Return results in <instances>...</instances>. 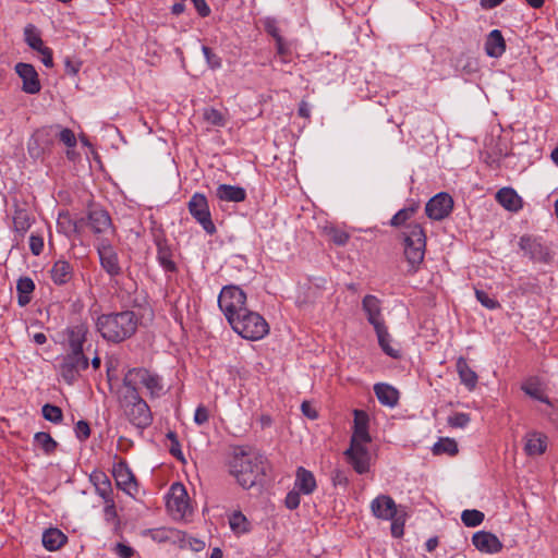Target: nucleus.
<instances>
[{"label":"nucleus","instance_id":"f257e3e1","mask_svg":"<svg viewBox=\"0 0 558 558\" xmlns=\"http://www.w3.org/2000/svg\"><path fill=\"white\" fill-rule=\"evenodd\" d=\"M264 460L258 452L236 447L229 461L230 473L241 487L250 489L264 475Z\"/></svg>","mask_w":558,"mask_h":558},{"label":"nucleus","instance_id":"f03ea898","mask_svg":"<svg viewBox=\"0 0 558 558\" xmlns=\"http://www.w3.org/2000/svg\"><path fill=\"white\" fill-rule=\"evenodd\" d=\"M138 316L133 311L101 314L97 317L96 328L108 342L120 343L130 339L137 330Z\"/></svg>","mask_w":558,"mask_h":558},{"label":"nucleus","instance_id":"7ed1b4c3","mask_svg":"<svg viewBox=\"0 0 558 558\" xmlns=\"http://www.w3.org/2000/svg\"><path fill=\"white\" fill-rule=\"evenodd\" d=\"M118 401L128 421L137 429H146L153 422V413L138 390L123 387L118 391Z\"/></svg>","mask_w":558,"mask_h":558},{"label":"nucleus","instance_id":"20e7f679","mask_svg":"<svg viewBox=\"0 0 558 558\" xmlns=\"http://www.w3.org/2000/svg\"><path fill=\"white\" fill-rule=\"evenodd\" d=\"M143 386L150 399H158L166 393L163 378L145 367H134L129 369L122 380V387L132 391L138 390Z\"/></svg>","mask_w":558,"mask_h":558},{"label":"nucleus","instance_id":"39448f33","mask_svg":"<svg viewBox=\"0 0 558 558\" xmlns=\"http://www.w3.org/2000/svg\"><path fill=\"white\" fill-rule=\"evenodd\" d=\"M229 325L240 337L250 341H258L269 333V325L257 312L246 308L238 317L230 319Z\"/></svg>","mask_w":558,"mask_h":558},{"label":"nucleus","instance_id":"423d86ee","mask_svg":"<svg viewBox=\"0 0 558 558\" xmlns=\"http://www.w3.org/2000/svg\"><path fill=\"white\" fill-rule=\"evenodd\" d=\"M426 235L418 223H411L404 231V256L410 271H416L425 256Z\"/></svg>","mask_w":558,"mask_h":558},{"label":"nucleus","instance_id":"0eeeda50","mask_svg":"<svg viewBox=\"0 0 558 558\" xmlns=\"http://www.w3.org/2000/svg\"><path fill=\"white\" fill-rule=\"evenodd\" d=\"M246 293L238 286H225L218 296V306L228 323L243 313L246 307Z\"/></svg>","mask_w":558,"mask_h":558},{"label":"nucleus","instance_id":"6e6552de","mask_svg":"<svg viewBox=\"0 0 558 558\" xmlns=\"http://www.w3.org/2000/svg\"><path fill=\"white\" fill-rule=\"evenodd\" d=\"M58 361V372L62 379L69 385L75 383L81 372L85 371L89 365L88 357L84 352L69 351L60 356Z\"/></svg>","mask_w":558,"mask_h":558},{"label":"nucleus","instance_id":"1a4fd4ad","mask_svg":"<svg viewBox=\"0 0 558 558\" xmlns=\"http://www.w3.org/2000/svg\"><path fill=\"white\" fill-rule=\"evenodd\" d=\"M187 209L190 215L203 228L207 234H215L217 228L211 219V214L207 197L203 193H194L189 203Z\"/></svg>","mask_w":558,"mask_h":558},{"label":"nucleus","instance_id":"9d476101","mask_svg":"<svg viewBox=\"0 0 558 558\" xmlns=\"http://www.w3.org/2000/svg\"><path fill=\"white\" fill-rule=\"evenodd\" d=\"M518 245L523 256L533 263L549 264L553 258L549 247L541 236L524 234L519 239Z\"/></svg>","mask_w":558,"mask_h":558},{"label":"nucleus","instance_id":"9b49d317","mask_svg":"<svg viewBox=\"0 0 558 558\" xmlns=\"http://www.w3.org/2000/svg\"><path fill=\"white\" fill-rule=\"evenodd\" d=\"M86 226L93 234L99 239H107L106 235L113 234L116 229L109 213L99 206H92L86 211Z\"/></svg>","mask_w":558,"mask_h":558},{"label":"nucleus","instance_id":"f8f14e48","mask_svg":"<svg viewBox=\"0 0 558 558\" xmlns=\"http://www.w3.org/2000/svg\"><path fill=\"white\" fill-rule=\"evenodd\" d=\"M101 268L111 278L122 274L119 255L109 239H99L95 244Z\"/></svg>","mask_w":558,"mask_h":558},{"label":"nucleus","instance_id":"ddd939ff","mask_svg":"<svg viewBox=\"0 0 558 558\" xmlns=\"http://www.w3.org/2000/svg\"><path fill=\"white\" fill-rule=\"evenodd\" d=\"M167 508L174 518H185L192 510L189 504L187 492L183 484L173 483L167 495Z\"/></svg>","mask_w":558,"mask_h":558},{"label":"nucleus","instance_id":"4468645a","mask_svg":"<svg viewBox=\"0 0 558 558\" xmlns=\"http://www.w3.org/2000/svg\"><path fill=\"white\" fill-rule=\"evenodd\" d=\"M452 208V197L446 192H440L426 203L425 211L428 218L433 220H442L450 215Z\"/></svg>","mask_w":558,"mask_h":558},{"label":"nucleus","instance_id":"2eb2a0df","mask_svg":"<svg viewBox=\"0 0 558 558\" xmlns=\"http://www.w3.org/2000/svg\"><path fill=\"white\" fill-rule=\"evenodd\" d=\"M350 464L359 474H364L369 470L371 453L364 444H350L344 451Z\"/></svg>","mask_w":558,"mask_h":558},{"label":"nucleus","instance_id":"dca6fc26","mask_svg":"<svg viewBox=\"0 0 558 558\" xmlns=\"http://www.w3.org/2000/svg\"><path fill=\"white\" fill-rule=\"evenodd\" d=\"M15 72L23 81V92L31 95L40 92L41 85L38 78V73L36 72L34 65L29 63L19 62L15 65Z\"/></svg>","mask_w":558,"mask_h":558},{"label":"nucleus","instance_id":"f3484780","mask_svg":"<svg viewBox=\"0 0 558 558\" xmlns=\"http://www.w3.org/2000/svg\"><path fill=\"white\" fill-rule=\"evenodd\" d=\"M362 310L374 329L386 325L383 316L381 301L376 295L366 294L362 300Z\"/></svg>","mask_w":558,"mask_h":558},{"label":"nucleus","instance_id":"a211bd4d","mask_svg":"<svg viewBox=\"0 0 558 558\" xmlns=\"http://www.w3.org/2000/svg\"><path fill=\"white\" fill-rule=\"evenodd\" d=\"M548 441L547 435L542 432H527L524 436V453L530 458L542 456L548 448Z\"/></svg>","mask_w":558,"mask_h":558},{"label":"nucleus","instance_id":"6ab92c4d","mask_svg":"<svg viewBox=\"0 0 558 558\" xmlns=\"http://www.w3.org/2000/svg\"><path fill=\"white\" fill-rule=\"evenodd\" d=\"M472 544L481 553L497 554L502 549V543L492 532L478 531L472 536Z\"/></svg>","mask_w":558,"mask_h":558},{"label":"nucleus","instance_id":"aec40b11","mask_svg":"<svg viewBox=\"0 0 558 558\" xmlns=\"http://www.w3.org/2000/svg\"><path fill=\"white\" fill-rule=\"evenodd\" d=\"M113 476L117 486L129 496L134 497V495L137 493V483L134 474L125 463H119L114 466Z\"/></svg>","mask_w":558,"mask_h":558},{"label":"nucleus","instance_id":"412c9836","mask_svg":"<svg viewBox=\"0 0 558 558\" xmlns=\"http://www.w3.org/2000/svg\"><path fill=\"white\" fill-rule=\"evenodd\" d=\"M373 514L381 520H392L397 513V505L388 495H379L371 502Z\"/></svg>","mask_w":558,"mask_h":558},{"label":"nucleus","instance_id":"4be33fe9","mask_svg":"<svg viewBox=\"0 0 558 558\" xmlns=\"http://www.w3.org/2000/svg\"><path fill=\"white\" fill-rule=\"evenodd\" d=\"M87 332L88 328L83 323L66 327L64 335L66 337L69 351L84 352Z\"/></svg>","mask_w":558,"mask_h":558},{"label":"nucleus","instance_id":"5701e85b","mask_svg":"<svg viewBox=\"0 0 558 558\" xmlns=\"http://www.w3.org/2000/svg\"><path fill=\"white\" fill-rule=\"evenodd\" d=\"M293 488L301 492L303 495L313 494L317 488L316 478L313 472L304 466H299L295 471Z\"/></svg>","mask_w":558,"mask_h":558},{"label":"nucleus","instance_id":"b1692460","mask_svg":"<svg viewBox=\"0 0 558 558\" xmlns=\"http://www.w3.org/2000/svg\"><path fill=\"white\" fill-rule=\"evenodd\" d=\"M74 275V268L70 262L65 259H58L54 262L50 269V278L57 286H64L69 283Z\"/></svg>","mask_w":558,"mask_h":558},{"label":"nucleus","instance_id":"393cba45","mask_svg":"<svg viewBox=\"0 0 558 558\" xmlns=\"http://www.w3.org/2000/svg\"><path fill=\"white\" fill-rule=\"evenodd\" d=\"M354 430L350 444H364L371 441L367 428V416L359 410L354 411Z\"/></svg>","mask_w":558,"mask_h":558},{"label":"nucleus","instance_id":"a878e982","mask_svg":"<svg viewBox=\"0 0 558 558\" xmlns=\"http://www.w3.org/2000/svg\"><path fill=\"white\" fill-rule=\"evenodd\" d=\"M456 369L461 384L464 385L469 391L474 390L478 381V376L475 371L469 366L466 360L463 356L458 357L456 362Z\"/></svg>","mask_w":558,"mask_h":558},{"label":"nucleus","instance_id":"bb28decb","mask_svg":"<svg viewBox=\"0 0 558 558\" xmlns=\"http://www.w3.org/2000/svg\"><path fill=\"white\" fill-rule=\"evenodd\" d=\"M216 196L222 202L241 203L246 198V191L239 185L219 184Z\"/></svg>","mask_w":558,"mask_h":558},{"label":"nucleus","instance_id":"cd10ccee","mask_svg":"<svg viewBox=\"0 0 558 558\" xmlns=\"http://www.w3.org/2000/svg\"><path fill=\"white\" fill-rule=\"evenodd\" d=\"M506 50V41L499 29H493L486 37L485 52L490 58H500Z\"/></svg>","mask_w":558,"mask_h":558},{"label":"nucleus","instance_id":"c85d7f7f","mask_svg":"<svg viewBox=\"0 0 558 558\" xmlns=\"http://www.w3.org/2000/svg\"><path fill=\"white\" fill-rule=\"evenodd\" d=\"M374 392L380 404L393 408L399 401V391L389 384L378 383L374 385Z\"/></svg>","mask_w":558,"mask_h":558},{"label":"nucleus","instance_id":"c756f323","mask_svg":"<svg viewBox=\"0 0 558 558\" xmlns=\"http://www.w3.org/2000/svg\"><path fill=\"white\" fill-rule=\"evenodd\" d=\"M497 202L507 210L518 211L522 208V198L512 187H502L496 194Z\"/></svg>","mask_w":558,"mask_h":558},{"label":"nucleus","instance_id":"7c9ffc66","mask_svg":"<svg viewBox=\"0 0 558 558\" xmlns=\"http://www.w3.org/2000/svg\"><path fill=\"white\" fill-rule=\"evenodd\" d=\"M157 260L161 268L167 272L177 271V264L172 259V252L167 241L163 239L156 240Z\"/></svg>","mask_w":558,"mask_h":558},{"label":"nucleus","instance_id":"2f4dec72","mask_svg":"<svg viewBox=\"0 0 558 558\" xmlns=\"http://www.w3.org/2000/svg\"><path fill=\"white\" fill-rule=\"evenodd\" d=\"M66 541L68 537L57 527L45 530L41 537L43 546L49 551L58 550Z\"/></svg>","mask_w":558,"mask_h":558},{"label":"nucleus","instance_id":"473e14b6","mask_svg":"<svg viewBox=\"0 0 558 558\" xmlns=\"http://www.w3.org/2000/svg\"><path fill=\"white\" fill-rule=\"evenodd\" d=\"M96 493L102 500L113 497L110 478L101 471H94L89 476Z\"/></svg>","mask_w":558,"mask_h":558},{"label":"nucleus","instance_id":"72a5a7b5","mask_svg":"<svg viewBox=\"0 0 558 558\" xmlns=\"http://www.w3.org/2000/svg\"><path fill=\"white\" fill-rule=\"evenodd\" d=\"M374 330L377 336L378 344H379L380 349L384 351V353L392 359L400 357V351L398 349H395L393 347H391L392 339L388 331L387 326L385 325V326L376 328Z\"/></svg>","mask_w":558,"mask_h":558},{"label":"nucleus","instance_id":"f704fd0d","mask_svg":"<svg viewBox=\"0 0 558 558\" xmlns=\"http://www.w3.org/2000/svg\"><path fill=\"white\" fill-rule=\"evenodd\" d=\"M35 290V283L29 277H21L16 282L17 304L26 306L31 302V295Z\"/></svg>","mask_w":558,"mask_h":558},{"label":"nucleus","instance_id":"c9c22d12","mask_svg":"<svg viewBox=\"0 0 558 558\" xmlns=\"http://www.w3.org/2000/svg\"><path fill=\"white\" fill-rule=\"evenodd\" d=\"M522 391L529 397L538 400L547 405H551L550 399L545 396L542 391L541 384L537 378H529L526 379L522 386Z\"/></svg>","mask_w":558,"mask_h":558},{"label":"nucleus","instance_id":"e433bc0d","mask_svg":"<svg viewBox=\"0 0 558 558\" xmlns=\"http://www.w3.org/2000/svg\"><path fill=\"white\" fill-rule=\"evenodd\" d=\"M229 526L236 536L246 534L251 531V523L241 511H233L229 515Z\"/></svg>","mask_w":558,"mask_h":558},{"label":"nucleus","instance_id":"4c0bfd02","mask_svg":"<svg viewBox=\"0 0 558 558\" xmlns=\"http://www.w3.org/2000/svg\"><path fill=\"white\" fill-rule=\"evenodd\" d=\"M433 453L436 456L439 454H448L454 456L458 452V445L454 439L451 438H440L436 441L432 448Z\"/></svg>","mask_w":558,"mask_h":558},{"label":"nucleus","instance_id":"58836bf2","mask_svg":"<svg viewBox=\"0 0 558 558\" xmlns=\"http://www.w3.org/2000/svg\"><path fill=\"white\" fill-rule=\"evenodd\" d=\"M24 40L35 51H38L45 46L40 37V33L33 24H28L25 26Z\"/></svg>","mask_w":558,"mask_h":558},{"label":"nucleus","instance_id":"ea45409f","mask_svg":"<svg viewBox=\"0 0 558 558\" xmlns=\"http://www.w3.org/2000/svg\"><path fill=\"white\" fill-rule=\"evenodd\" d=\"M57 229L60 233L66 238H71L75 234L74 219L69 213H60L57 219Z\"/></svg>","mask_w":558,"mask_h":558},{"label":"nucleus","instance_id":"a19ab883","mask_svg":"<svg viewBox=\"0 0 558 558\" xmlns=\"http://www.w3.org/2000/svg\"><path fill=\"white\" fill-rule=\"evenodd\" d=\"M485 515L476 509H465L461 513V521L468 527H476L483 523Z\"/></svg>","mask_w":558,"mask_h":558},{"label":"nucleus","instance_id":"79ce46f5","mask_svg":"<svg viewBox=\"0 0 558 558\" xmlns=\"http://www.w3.org/2000/svg\"><path fill=\"white\" fill-rule=\"evenodd\" d=\"M35 444L40 447L46 453L52 452L57 447V441L45 432H38L34 436Z\"/></svg>","mask_w":558,"mask_h":558},{"label":"nucleus","instance_id":"37998d69","mask_svg":"<svg viewBox=\"0 0 558 558\" xmlns=\"http://www.w3.org/2000/svg\"><path fill=\"white\" fill-rule=\"evenodd\" d=\"M41 414L46 421H49L53 424H59L63 420L62 410L53 404L46 403L41 408Z\"/></svg>","mask_w":558,"mask_h":558},{"label":"nucleus","instance_id":"c03bdc74","mask_svg":"<svg viewBox=\"0 0 558 558\" xmlns=\"http://www.w3.org/2000/svg\"><path fill=\"white\" fill-rule=\"evenodd\" d=\"M275 44L276 57H278L282 63L290 62L292 56L290 43L286 38H278Z\"/></svg>","mask_w":558,"mask_h":558},{"label":"nucleus","instance_id":"a18cd8bd","mask_svg":"<svg viewBox=\"0 0 558 558\" xmlns=\"http://www.w3.org/2000/svg\"><path fill=\"white\" fill-rule=\"evenodd\" d=\"M204 120L214 126H225L226 118L221 111L215 108H205L203 112Z\"/></svg>","mask_w":558,"mask_h":558},{"label":"nucleus","instance_id":"49530a36","mask_svg":"<svg viewBox=\"0 0 558 558\" xmlns=\"http://www.w3.org/2000/svg\"><path fill=\"white\" fill-rule=\"evenodd\" d=\"M262 24L265 29V32L272 37V39L276 41L278 38H283L280 28L278 25V21L274 16H266L262 19Z\"/></svg>","mask_w":558,"mask_h":558},{"label":"nucleus","instance_id":"de8ad7c7","mask_svg":"<svg viewBox=\"0 0 558 558\" xmlns=\"http://www.w3.org/2000/svg\"><path fill=\"white\" fill-rule=\"evenodd\" d=\"M202 52L209 69L217 70L221 68V58L218 54H216L209 47L205 45L202 46Z\"/></svg>","mask_w":558,"mask_h":558},{"label":"nucleus","instance_id":"09e8293b","mask_svg":"<svg viewBox=\"0 0 558 558\" xmlns=\"http://www.w3.org/2000/svg\"><path fill=\"white\" fill-rule=\"evenodd\" d=\"M475 296L481 305L488 310H497L500 307V303L495 298L489 296L488 293L483 290L476 289Z\"/></svg>","mask_w":558,"mask_h":558},{"label":"nucleus","instance_id":"8fccbe9b","mask_svg":"<svg viewBox=\"0 0 558 558\" xmlns=\"http://www.w3.org/2000/svg\"><path fill=\"white\" fill-rule=\"evenodd\" d=\"M471 417L470 414L464 412L453 413L448 417V424L451 427L464 428L470 423Z\"/></svg>","mask_w":558,"mask_h":558},{"label":"nucleus","instance_id":"3c124183","mask_svg":"<svg viewBox=\"0 0 558 558\" xmlns=\"http://www.w3.org/2000/svg\"><path fill=\"white\" fill-rule=\"evenodd\" d=\"M413 213H414V208L413 207L402 208V209L398 210L392 216V218L390 220V225L392 227H399V226L403 225L407 220H409L411 218Z\"/></svg>","mask_w":558,"mask_h":558},{"label":"nucleus","instance_id":"603ef678","mask_svg":"<svg viewBox=\"0 0 558 558\" xmlns=\"http://www.w3.org/2000/svg\"><path fill=\"white\" fill-rule=\"evenodd\" d=\"M59 140L69 148L75 147L77 143L74 132L68 128L60 130Z\"/></svg>","mask_w":558,"mask_h":558},{"label":"nucleus","instance_id":"864d4df0","mask_svg":"<svg viewBox=\"0 0 558 558\" xmlns=\"http://www.w3.org/2000/svg\"><path fill=\"white\" fill-rule=\"evenodd\" d=\"M301 494L302 493L296 490L295 488L290 490L287 494L286 499H284L286 507L288 509H290V510L296 509L300 506V502H301Z\"/></svg>","mask_w":558,"mask_h":558},{"label":"nucleus","instance_id":"5fc2aeb1","mask_svg":"<svg viewBox=\"0 0 558 558\" xmlns=\"http://www.w3.org/2000/svg\"><path fill=\"white\" fill-rule=\"evenodd\" d=\"M104 502H105V509H104L105 519L108 522H114L117 520L118 514H117L113 497L105 499Z\"/></svg>","mask_w":558,"mask_h":558},{"label":"nucleus","instance_id":"6e6d98bb","mask_svg":"<svg viewBox=\"0 0 558 558\" xmlns=\"http://www.w3.org/2000/svg\"><path fill=\"white\" fill-rule=\"evenodd\" d=\"M75 435L81 441L86 440L90 436V428L86 421L80 420L74 427Z\"/></svg>","mask_w":558,"mask_h":558},{"label":"nucleus","instance_id":"4d7b16f0","mask_svg":"<svg viewBox=\"0 0 558 558\" xmlns=\"http://www.w3.org/2000/svg\"><path fill=\"white\" fill-rule=\"evenodd\" d=\"M113 551L120 558H132L135 554V550L124 543H117L113 547Z\"/></svg>","mask_w":558,"mask_h":558},{"label":"nucleus","instance_id":"13d9d810","mask_svg":"<svg viewBox=\"0 0 558 558\" xmlns=\"http://www.w3.org/2000/svg\"><path fill=\"white\" fill-rule=\"evenodd\" d=\"M29 248L31 252L38 256L44 250V239L40 235L31 234L29 236Z\"/></svg>","mask_w":558,"mask_h":558},{"label":"nucleus","instance_id":"bf43d9fd","mask_svg":"<svg viewBox=\"0 0 558 558\" xmlns=\"http://www.w3.org/2000/svg\"><path fill=\"white\" fill-rule=\"evenodd\" d=\"M209 420L208 410L204 405H198L194 413V422L196 425H204Z\"/></svg>","mask_w":558,"mask_h":558},{"label":"nucleus","instance_id":"052dcab7","mask_svg":"<svg viewBox=\"0 0 558 558\" xmlns=\"http://www.w3.org/2000/svg\"><path fill=\"white\" fill-rule=\"evenodd\" d=\"M331 481L335 486H343L345 487L349 483V478L344 471L342 470H335L331 473Z\"/></svg>","mask_w":558,"mask_h":558},{"label":"nucleus","instance_id":"680f3d73","mask_svg":"<svg viewBox=\"0 0 558 558\" xmlns=\"http://www.w3.org/2000/svg\"><path fill=\"white\" fill-rule=\"evenodd\" d=\"M13 222H14L15 230L19 232H25L31 226V223L28 222V219L26 218V215H24L22 213H19L14 217Z\"/></svg>","mask_w":558,"mask_h":558},{"label":"nucleus","instance_id":"e2e57ef3","mask_svg":"<svg viewBox=\"0 0 558 558\" xmlns=\"http://www.w3.org/2000/svg\"><path fill=\"white\" fill-rule=\"evenodd\" d=\"M37 52L40 54V61L46 68L53 66L52 50L49 47L44 46Z\"/></svg>","mask_w":558,"mask_h":558},{"label":"nucleus","instance_id":"0e129e2a","mask_svg":"<svg viewBox=\"0 0 558 558\" xmlns=\"http://www.w3.org/2000/svg\"><path fill=\"white\" fill-rule=\"evenodd\" d=\"M331 240L337 245H344L349 241V234L344 231L333 229L330 232Z\"/></svg>","mask_w":558,"mask_h":558},{"label":"nucleus","instance_id":"69168bd1","mask_svg":"<svg viewBox=\"0 0 558 558\" xmlns=\"http://www.w3.org/2000/svg\"><path fill=\"white\" fill-rule=\"evenodd\" d=\"M192 2L199 16L206 17L210 14L211 10L206 0H192Z\"/></svg>","mask_w":558,"mask_h":558},{"label":"nucleus","instance_id":"338daca9","mask_svg":"<svg viewBox=\"0 0 558 558\" xmlns=\"http://www.w3.org/2000/svg\"><path fill=\"white\" fill-rule=\"evenodd\" d=\"M148 534L154 541L158 543H162L169 539L168 531L165 529L148 530Z\"/></svg>","mask_w":558,"mask_h":558},{"label":"nucleus","instance_id":"774afa93","mask_svg":"<svg viewBox=\"0 0 558 558\" xmlns=\"http://www.w3.org/2000/svg\"><path fill=\"white\" fill-rule=\"evenodd\" d=\"M169 452L171 456H173L179 461H184V454L181 450V445L179 442V439L175 441H172L169 447Z\"/></svg>","mask_w":558,"mask_h":558}]
</instances>
